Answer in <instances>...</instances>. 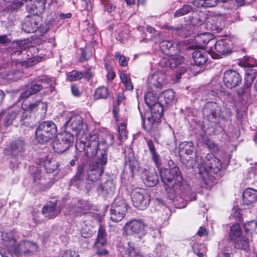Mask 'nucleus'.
I'll use <instances>...</instances> for the list:
<instances>
[{
	"mask_svg": "<svg viewBox=\"0 0 257 257\" xmlns=\"http://www.w3.org/2000/svg\"><path fill=\"white\" fill-rule=\"evenodd\" d=\"M104 170L103 167L97 168L94 170H91L88 174V179L91 181H94L99 179L101 175L103 173Z\"/></svg>",
	"mask_w": 257,
	"mask_h": 257,
	"instance_id": "37998d69",
	"label": "nucleus"
},
{
	"mask_svg": "<svg viewBox=\"0 0 257 257\" xmlns=\"http://www.w3.org/2000/svg\"><path fill=\"white\" fill-rule=\"evenodd\" d=\"M193 4L194 6L198 8H207L209 6L208 0H195Z\"/></svg>",
	"mask_w": 257,
	"mask_h": 257,
	"instance_id": "4d7b16f0",
	"label": "nucleus"
},
{
	"mask_svg": "<svg viewBox=\"0 0 257 257\" xmlns=\"http://www.w3.org/2000/svg\"><path fill=\"white\" fill-rule=\"evenodd\" d=\"M93 74V69L92 67H89L83 73V77L87 79H90L92 77Z\"/></svg>",
	"mask_w": 257,
	"mask_h": 257,
	"instance_id": "0e129e2a",
	"label": "nucleus"
},
{
	"mask_svg": "<svg viewBox=\"0 0 257 257\" xmlns=\"http://www.w3.org/2000/svg\"><path fill=\"white\" fill-rule=\"evenodd\" d=\"M44 168L47 173H51L56 170L58 165L57 163L53 160L47 159L44 163Z\"/></svg>",
	"mask_w": 257,
	"mask_h": 257,
	"instance_id": "4c0bfd02",
	"label": "nucleus"
},
{
	"mask_svg": "<svg viewBox=\"0 0 257 257\" xmlns=\"http://www.w3.org/2000/svg\"><path fill=\"white\" fill-rule=\"evenodd\" d=\"M195 41L198 43L199 48H204L209 43V33H204L198 35L195 38Z\"/></svg>",
	"mask_w": 257,
	"mask_h": 257,
	"instance_id": "7c9ffc66",
	"label": "nucleus"
},
{
	"mask_svg": "<svg viewBox=\"0 0 257 257\" xmlns=\"http://www.w3.org/2000/svg\"><path fill=\"white\" fill-rule=\"evenodd\" d=\"M160 47L163 53L166 56L172 53H178L180 47L175 42L170 41H162L160 44Z\"/></svg>",
	"mask_w": 257,
	"mask_h": 257,
	"instance_id": "dca6fc26",
	"label": "nucleus"
},
{
	"mask_svg": "<svg viewBox=\"0 0 257 257\" xmlns=\"http://www.w3.org/2000/svg\"><path fill=\"white\" fill-rule=\"evenodd\" d=\"M219 151L218 145L214 143H210V152L216 153Z\"/></svg>",
	"mask_w": 257,
	"mask_h": 257,
	"instance_id": "774afa93",
	"label": "nucleus"
},
{
	"mask_svg": "<svg viewBox=\"0 0 257 257\" xmlns=\"http://www.w3.org/2000/svg\"><path fill=\"white\" fill-rule=\"evenodd\" d=\"M83 168L82 166L78 167L77 171L75 177L72 179L71 183L74 184L75 181L81 180L83 179L82 174Z\"/></svg>",
	"mask_w": 257,
	"mask_h": 257,
	"instance_id": "5fc2aeb1",
	"label": "nucleus"
},
{
	"mask_svg": "<svg viewBox=\"0 0 257 257\" xmlns=\"http://www.w3.org/2000/svg\"><path fill=\"white\" fill-rule=\"evenodd\" d=\"M111 208L112 209V211H119L125 214L127 210V204L123 199L117 197L115 199Z\"/></svg>",
	"mask_w": 257,
	"mask_h": 257,
	"instance_id": "5701e85b",
	"label": "nucleus"
},
{
	"mask_svg": "<svg viewBox=\"0 0 257 257\" xmlns=\"http://www.w3.org/2000/svg\"><path fill=\"white\" fill-rule=\"evenodd\" d=\"M39 126L47 133V137L50 136L53 138L57 134V130L56 125L51 121H44L41 123Z\"/></svg>",
	"mask_w": 257,
	"mask_h": 257,
	"instance_id": "b1692460",
	"label": "nucleus"
},
{
	"mask_svg": "<svg viewBox=\"0 0 257 257\" xmlns=\"http://www.w3.org/2000/svg\"><path fill=\"white\" fill-rule=\"evenodd\" d=\"M148 146L151 153L152 158L156 166L158 167L161 164V161L159 156L156 152L155 147L152 141H149L147 142Z\"/></svg>",
	"mask_w": 257,
	"mask_h": 257,
	"instance_id": "72a5a7b5",
	"label": "nucleus"
},
{
	"mask_svg": "<svg viewBox=\"0 0 257 257\" xmlns=\"http://www.w3.org/2000/svg\"><path fill=\"white\" fill-rule=\"evenodd\" d=\"M109 91L108 88L102 86L96 89L95 92L94 97L95 99H104L108 97Z\"/></svg>",
	"mask_w": 257,
	"mask_h": 257,
	"instance_id": "58836bf2",
	"label": "nucleus"
},
{
	"mask_svg": "<svg viewBox=\"0 0 257 257\" xmlns=\"http://www.w3.org/2000/svg\"><path fill=\"white\" fill-rule=\"evenodd\" d=\"M127 251L129 257H151L148 255L143 254L139 250L135 249L133 244L130 242L128 243Z\"/></svg>",
	"mask_w": 257,
	"mask_h": 257,
	"instance_id": "c9c22d12",
	"label": "nucleus"
},
{
	"mask_svg": "<svg viewBox=\"0 0 257 257\" xmlns=\"http://www.w3.org/2000/svg\"><path fill=\"white\" fill-rule=\"evenodd\" d=\"M241 231L238 224H234L230 228L229 236L231 240H234L241 236Z\"/></svg>",
	"mask_w": 257,
	"mask_h": 257,
	"instance_id": "f704fd0d",
	"label": "nucleus"
},
{
	"mask_svg": "<svg viewBox=\"0 0 257 257\" xmlns=\"http://www.w3.org/2000/svg\"><path fill=\"white\" fill-rule=\"evenodd\" d=\"M149 107L151 111L146 113V118L143 119V127L146 131L155 136L157 134L159 123L162 116L163 107L159 102Z\"/></svg>",
	"mask_w": 257,
	"mask_h": 257,
	"instance_id": "7ed1b4c3",
	"label": "nucleus"
},
{
	"mask_svg": "<svg viewBox=\"0 0 257 257\" xmlns=\"http://www.w3.org/2000/svg\"><path fill=\"white\" fill-rule=\"evenodd\" d=\"M145 100L148 106H152V105L157 102V99L154 93L151 91L148 92L145 96Z\"/></svg>",
	"mask_w": 257,
	"mask_h": 257,
	"instance_id": "79ce46f5",
	"label": "nucleus"
},
{
	"mask_svg": "<svg viewBox=\"0 0 257 257\" xmlns=\"http://www.w3.org/2000/svg\"><path fill=\"white\" fill-rule=\"evenodd\" d=\"M46 2V0H14L9 7L15 10L21 7L24 2H27V10L30 13L38 15L44 12Z\"/></svg>",
	"mask_w": 257,
	"mask_h": 257,
	"instance_id": "423d86ee",
	"label": "nucleus"
},
{
	"mask_svg": "<svg viewBox=\"0 0 257 257\" xmlns=\"http://www.w3.org/2000/svg\"><path fill=\"white\" fill-rule=\"evenodd\" d=\"M257 200V190L251 188L245 189L242 194L243 203L250 205Z\"/></svg>",
	"mask_w": 257,
	"mask_h": 257,
	"instance_id": "a211bd4d",
	"label": "nucleus"
},
{
	"mask_svg": "<svg viewBox=\"0 0 257 257\" xmlns=\"http://www.w3.org/2000/svg\"><path fill=\"white\" fill-rule=\"evenodd\" d=\"M68 120L65 123V127L66 130L72 131L75 133L77 140L82 136L87 135V126L86 123L83 121L82 117L76 114H70Z\"/></svg>",
	"mask_w": 257,
	"mask_h": 257,
	"instance_id": "39448f33",
	"label": "nucleus"
},
{
	"mask_svg": "<svg viewBox=\"0 0 257 257\" xmlns=\"http://www.w3.org/2000/svg\"><path fill=\"white\" fill-rule=\"evenodd\" d=\"M150 200V196L145 189L139 188L133 191L132 201L136 208L140 210L146 209L149 206Z\"/></svg>",
	"mask_w": 257,
	"mask_h": 257,
	"instance_id": "0eeeda50",
	"label": "nucleus"
},
{
	"mask_svg": "<svg viewBox=\"0 0 257 257\" xmlns=\"http://www.w3.org/2000/svg\"><path fill=\"white\" fill-rule=\"evenodd\" d=\"M192 57L194 62L197 65H201L205 64L207 60L206 52L204 49H199L194 51Z\"/></svg>",
	"mask_w": 257,
	"mask_h": 257,
	"instance_id": "412c9836",
	"label": "nucleus"
},
{
	"mask_svg": "<svg viewBox=\"0 0 257 257\" xmlns=\"http://www.w3.org/2000/svg\"><path fill=\"white\" fill-rule=\"evenodd\" d=\"M199 177L200 179L202 186L207 188L209 179V171L207 168L203 165L199 167Z\"/></svg>",
	"mask_w": 257,
	"mask_h": 257,
	"instance_id": "bb28decb",
	"label": "nucleus"
},
{
	"mask_svg": "<svg viewBox=\"0 0 257 257\" xmlns=\"http://www.w3.org/2000/svg\"><path fill=\"white\" fill-rule=\"evenodd\" d=\"M110 218L114 222H118L121 221L125 216V214L121 213L119 211H112V209H110Z\"/></svg>",
	"mask_w": 257,
	"mask_h": 257,
	"instance_id": "de8ad7c7",
	"label": "nucleus"
},
{
	"mask_svg": "<svg viewBox=\"0 0 257 257\" xmlns=\"http://www.w3.org/2000/svg\"><path fill=\"white\" fill-rule=\"evenodd\" d=\"M82 10L89 11L91 9V3L90 0H82Z\"/></svg>",
	"mask_w": 257,
	"mask_h": 257,
	"instance_id": "e2e57ef3",
	"label": "nucleus"
},
{
	"mask_svg": "<svg viewBox=\"0 0 257 257\" xmlns=\"http://www.w3.org/2000/svg\"><path fill=\"white\" fill-rule=\"evenodd\" d=\"M108 145L106 144L105 141H102L100 142H98V149L99 150H102V151L105 152L106 150L108 149Z\"/></svg>",
	"mask_w": 257,
	"mask_h": 257,
	"instance_id": "338daca9",
	"label": "nucleus"
},
{
	"mask_svg": "<svg viewBox=\"0 0 257 257\" xmlns=\"http://www.w3.org/2000/svg\"><path fill=\"white\" fill-rule=\"evenodd\" d=\"M232 241H233L235 248L241 249L246 251H247L249 250V246L248 240L245 237L242 236Z\"/></svg>",
	"mask_w": 257,
	"mask_h": 257,
	"instance_id": "c85d7f7f",
	"label": "nucleus"
},
{
	"mask_svg": "<svg viewBox=\"0 0 257 257\" xmlns=\"http://www.w3.org/2000/svg\"><path fill=\"white\" fill-rule=\"evenodd\" d=\"M191 10L192 7L190 5H184L182 8L175 12L174 16L176 17H179L186 15L189 13L191 11Z\"/></svg>",
	"mask_w": 257,
	"mask_h": 257,
	"instance_id": "09e8293b",
	"label": "nucleus"
},
{
	"mask_svg": "<svg viewBox=\"0 0 257 257\" xmlns=\"http://www.w3.org/2000/svg\"><path fill=\"white\" fill-rule=\"evenodd\" d=\"M92 226L89 223L84 222L82 225L81 233L82 237L89 238L93 235Z\"/></svg>",
	"mask_w": 257,
	"mask_h": 257,
	"instance_id": "e433bc0d",
	"label": "nucleus"
},
{
	"mask_svg": "<svg viewBox=\"0 0 257 257\" xmlns=\"http://www.w3.org/2000/svg\"><path fill=\"white\" fill-rule=\"evenodd\" d=\"M47 133L45 132V131L40 128L39 126L36 131V140L41 144H44L48 142L50 139H52V138L49 136L48 137L47 135Z\"/></svg>",
	"mask_w": 257,
	"mask_h": 257,
	"instance_id": "cd10ccee",
	"label": "nucleus"
},
{
	"mask_svg": "<svg viewBox=\"0 0 257 257\" xmlns=\"http://www.w3.org/2000/svg\"><path fill=\"white\" fill-rule=\"evenodd\" d=\"M39 20V18L36 16L28 18L25 19L24 24L23 25V28L25 32L28 33H34L39 29L42 33H46L49 30V27L47 24L40 26Z\"/></svg>",
	"mask_w": 257,
	"mask_h": 257,
	"instance_id": "9b49d317",
	"label": "nucleus"
},
{
	"mask_svg": "<svg viewBox=\"0 0 257 257\" xmlns=\"http://www.w3.org/2000/svg\"><path fill=\"white\" fill-rule=\"evenodd\" d=\"M147 225L140 219H133L127 222L123 228V234L125 235L137 234L144 236L146 233Z\"/></svg>",
	"mask_w": 257,
	"mask_h": 257,
	"instance_id": "1a4fd4ad",
	"label": "nucleus"
},
{
	"mask_svg": "<svg viewBox=\"0 0 257 257\" xmlns=\"http://www.w3.org/2000/svg\"><path fill=\"white\" fill-rule=\"evenodd\" d=\"M223 81L228 88L237 87L242 82V78L238 72L233 70H226L223 74Z\"/></svg>",
	"mask_w": 257,
	"mask_h": 257,
	"instance_id": "f8f14e48",
	"label": "nucleus"
},
{
	"mask_svg": "<svg viewBox=\"0 0 257 257\" xmlns=\"http://www.w3.org/2000/svg\"><path fill=\"white\" fill-rule=\"evenodd\" d=\"M210 107L213 108L214 110L211 111V115L213 117L219 119L220 117H222L221 116V108L216 103L214 102H210Z\"/></svg>",
	"mask_w": 257,
	"mask_h": 257,
	"instance_id": "a18cd8bd",
	"label": "nucleus"
},
{
	"mask_svg": "<svg viewBox=\"0 0 257 257\" xmlns=\"http://www.w3.org/2000/svg\"><path fill=\"white\" fill-rule=\"evenodd\" d=\"M37 107V111H40V112L42 114H45L47 109V104L39 100Z\"/></svg>",
	"mask_w": 257,
	"mask_h": 257,
	"instance_id": "052dcab7",
	"label": "nucleus"
},
{
	"mask_svg": "<svg viewBox=\"0 0 257 257\" xmlns=\"http://www.w3.org/2000/svg\"><path fill=\"white\" fill-rule=\"evenodd\" d=\"M73 141V135L69 132H64L60 134L53 142V149L56 153H63L72 145Z\"/></svg>",
	"mask_w": 257,
	"mask_h": 257,
	"instance_id": "6e6552de",
	"label": "nucleus"
},
{
	"mask_svg": "<svg viewBox=\"0 0 257 257\" xmlns=\"http://www.w3.org/2000/svg\"><path fill=\"white\" fill-rule=\"evenodd\" d=\"M214 36L210 33V42L213 41L214 46L210 47V55L213 59H219L221 54H225L227 51L226 42L223 40H219L215 43Z\"/></svg>",
	"mask_w": 257,
	"mask_h": 257,
	"instance_id": "ddd939ff",
	"label": "nucleus"
},
{
	"mask_svg": "<svg viewBox=\"0 0 257 257\" xmlns=\"http://www.w3.org/2000/svg\"><path fill=\"white\" fill-rule=\"evenodd\" d=\"M105 245H99V247L94 244V247L96 250V252L98 255H107L108 254V251L105 247Z\"/></svg>",
	"mask_w": 257,
	"mask_h": 257,
	"instance_id": "6e6d98bb",
	"label": "nucleus"
},
{
	"mask_svg": "<svg viewBox=\"0 0 257 257\" xmlns=\"http://www.w3.org/2000/svg\"><path fill=\"white\" fill-rule=\"evenodd\" d=\"M119 134V139L120 141H124L127 138V132L126 131V124L121 123L118 128Z\"/></svg>",
	"mask_w": 257,
	"mask_h": 257,
	"instance_id": "8fccbe9b",
	"label": "nucleus"
},
{
	"mask_svg": "<svg viewBox=\"0 0 257 257\" xmlns=\"http://www.w3.org/2000/svg\"><path fill=\"white\" fill-rule=\"evenodd\" d=\"M62 257H79V255L74 250H67L63 253Z\"/></svg>",
	"mask_w": 257,
	"mask_h": 257,
	"instance_id": "680f3d73",
	"label": "nucleus"
},
{
	"mask_svg": "<svg viewBox=\"0 0 257 257\" xmlns=\"http://www.w3.org/2000/svg\"><path fill=\"white\" fill-rule=\"evenodd\" d=\"M67 79L70 81H75L80 80L83 77V73L80 71L73 70L66 73Z\"/></svg>",
	"mask_w": 257,
	"mask_h": 257,
	"instance_id": "a19ab883",
	"label": "nucleus"
},
{
	"mask_svg": "<svg viewBox=\"0 0 257 257\" xmlns=\"http://www.w3.org/2000/svg\"><path fill=\"white\" fill-rule=\"evenodd\" d=\"M41 84L39 83H32L30 85L26 87V90L24 92L21 93L20 95L21 98H26L29 96L35 94L38 91H39L41 89H42L43 86L42 85V83H48V78H44L41 80Z\"/></svg>",
	"mask_w": 257,
	"mask_h": 257,
	"instance_id": "f3484780",
	"label": "nucleus"
},
{
	"mask_svg": "<svg viewBox=\"0 0 257 257\" xmlns=\"http://www.w3.org/2000/svg\"><path fill=\"white\" fill-rule=\"evenodd\" d=\"M90 208V203L85 200H79L72 211L76 215H81L88 212Z\"/></svg>",
	"mask_w": 257,
	"mask_h": 257,
	"instance_id": "6ab92c4d",
	"label": "nucleus"
},
{
	"mask_svg": "<svg viewBox=\"0 0 257 257\" xmlns=\"http://www.w3.org/2000/svg\"><path fill=\"white\" fill-rule=\"evenodd\" d=\"M41 59L42 58L39 57L34 56L28 59V60L24 61L23 62V65H26L28 67L32 66L40 62Z\"/></svg>",
	"mask_w": 257,
	"mask_h": 257,
	"instance_id": "603ef678",
	"label": "nucleus"
},
{
	"mask_svg": "<svg viewBox=\"0 0 257 257\" xmlns=\"http://www.w3.org/2000/svg\"><path fill=\"white\" fill-rule=\"evenodd\" d=\"M39 100L29 102L27 100L23 101L22 104V108L25 111H37V107Z\"/></svg>",
	"mask_w": 257,
	"mask_h": 257,
	"instance_id": "ea45409f",
	"label": "nucleus"
},
{
	"mask_svg": "<svg viewBox=\"0 0 257 257\" xmlns=\"http://www.w3.org/2000/svg\"><path fill=\"white\" fill-rule=\"evenodd\" d=\"M101 2L104 10L107 12L110 13L116 8L115 5L112 0H101Z\"/></svg>",
	"mask_w": 257,
	"mask_h": 257,
	"instance_id": "49530a36",
	"label": "nucleus"
},
{
	"mask_svg": "<svg viewBox=\"0 0 257 257\" xmlns=\"http://www.w3.org/2000/svg\"><path fill=\"white\" fill-rule=\"evenodd\" d=\"M21 75V72L19 71H16L14 73L10 72L8 73L6 75L2 76V78L5 79L9 80H17Z\"/></svg>",
	"mask_w": 257,
	"mask_h": 257,
	"instance_id": "3c124183",
	"label": "nucleus"
},
{
	"mask_svg": "<svg viewBox=\"0 0 257 257\" xmlns=\"http://www.w3.org/2000/svg\"><path fill=\"white\" fill-rule=\"evenodd\" d=\"M20 114L19 111L12 110L9 112L4 119V124L5 126L11 125L13 121L16 119Z\"/></svg>",
	"mask_w": 257,
	"mask_h": 257,
	"instance_id": "473e14b6",
	"label": "nucleus"
},
{
	"mask_svg": "<svg viewBox=\"0 0 257 257\" xmlns=\"http://www.w3.org/2000/svg\"><path fill=\"white\" fill-rule=\"evenodd\" d=\"M178 53H174L167 55V57L163 59L161 63H163L166 67H168L172 69L177 67L183 61V57L178 55Z\"/></svg>",
	"mask_w": 257,
	"mask_h": 257,
	"instance_id": "2eb2a0df",
	"label": "nucleus"
},
{
	"mask_svg": "<svg viewBox=\"0 0 257 257\" xmlns=\"http://www.w3.org/2000/svg\"><path fill=\"white\" fill-rule=\"evenodd\" d=\"M42 213L48 218L55 217L59 213L60 210L56 207V203L50 202L43 207Z\"/></svg>",
	"mask_w": 257,
	"mask_h": 257,
	"instance_id": "aec40b11",
	"label": "nucleus"
},
{
	"mask_svg": "<svg viewBox=\"0 0 257 257\" xmlns=\"http://www.w3.org/2000/svg\"><path fill=\"white\" fill-rule=\"evenodd\" d=\"M106 232L105 229L102 224H100L97 237L94 244H96V246L99 247V245H106Z\"/></svg>",
	"mask_w": 257,
	"mask_h": 257,
	"instance_id": "393cba45",
	"label": "nucleus"
},
{
	"mask_svg": "<svg viewBox=\"0 0 257 257\" xmlns=\"http://www.w3.org/2000/svg\"><path fill=\"white\" fill-rule=\"evenodd\" d=\"M106 69L107 71V79L109 81L112 80L115 77V74L114 72L111 70V68H109L106 65H105Z\"/></svg>",
	"mask_w": 257,
	"mask_h": 257,
	"instance_id": "69168bd1",
	"label": "nucleus"
},
{
	"mask_svg": "<svg viewBox=\"0 0 257 257\" xmlns=\"http://www.w3.org/2000/svg\"><path fill=\"white\" fill-rule=\"evenodd\" d=\"M146 177L144 179V183L149 187L155 186L158 182V177L155 171L145 173Z\"/></svg>",
	"mask_w": 257,
	"mask_h": 257,
	"instance_id": "a878e982",
	"label": "nucleus"
},
{
	"mask_svg": "<svg viewBox=\"0 0 257 257\" xmlns=\"http://www.w3.org/2000/svg\"><path fill=\"white\" fill-rule=\"evenodd\" d=\"M222 168L221 163L219 159L213 155L210 157V173L212 172L214 174L220 170Z\"/></svg>",
	"mask_w": 257,
	"mask_h": 257,
	"instance_id": "c756f323",
	"label": "nucleus"
},
{
	"mask_svg": "<svg viewBox=\"0 0 257 257\" xmlns=\"http://www.w3.org/2000/svg\"><path fill=\"white\" fill-rule=\"evenodd\" d=\"M160 174L166 190H170L168 193L175 192L182 186L183 178L178 168H161Z\"/></svg>",
	"mask_w": 257,
	"mask_h": 257,
	"instance_id": "f03ea898",
	"label": "nucleus"
},
{
	"mask_svg": "<svg viewBox=\"0 0 257 257\" xmlns=\"http://www.w3.org/2000/svg\"><path fill=\"white\" fill-rule=\"evenodd\" d=\"M76 148L79 152H85L87 157L95 156L98 150V137L96 134L81 136L76 143Z\"/></svg>",
	"mask_w": 257,
	"mask_h": 257,
	"instance_id": "20e7f679",
	"label": "nucleus"
},
{
	"mask_svg": "<svg viewBox=\"0 0 257 257\" xmlns=\"http://www.w3.org/2000/svg\"><path fill=\"white\" fill-rule=\"evenodd\" d=\"M15 236L13 231L2 233L0 253L2 257H21L27 253L37 250L38 245L29 241H24L17 245Z\"/></svg>",
	"mask_w": 257,
	"mask_h": 257,
	"instance_id": "f257e3e1",
	"label": "nucleus"
},
{
	"mask_svg": "<svg viewBox=\"0 0 257 257\" xmlns=\"http://www.w3.org/2000/svg\"><path fill=\"white\" fill-rule=\"evenodd\" d=\"M115 57L118 61L119 64L121 66H125L127 65L128 59L126 58L124 56L121 55L119 52H116Z\"/></svg>",
	"mask_w": 257,
	"mask_h": 257,
	"instance_id": "864d4df0",
	"label": "nucleus"
},
{
	"mask_svg": "<svg viewBox=\"0 0 257 257\" xmlns=\"http://www.w3.org/2000/svg\"><path fill=\"white\" fill-rule=\"evenodd\" d=\"M190 243H191L194 251L197 253V254L199 256L201 257L204 255V253L203 252L200 251V250H201V247H202L201 245H199L200 247H198V244L193 242V239H192L191 240V242H190Z\"/></svg>",
	"mask_w": 257,
	"mask_h": 257,
	"instance_id": "13d9d810",
	"label": "nucleus"
},
{
	"mask_svg": "<svg viewBox=\"0 0 257 257\" xmlns=\"http://www.w3.org/2000/svg\"><path fill=\"white\" fill-rule=\"evenodd\" d=\"M126 165L128 166L131 172L133 174L138 166V162L135 159L130 160L128 162L126 163Z\"/></svg>",
	"mask_w": 257,
	"mask_h": 257,
	"instance_id": "bf43d9fd",
	"label": "nucleus"
},
{
	"mask_svg": "<svg viewBox=\"0 0 257 257\" xmlns=\"http://www.w3.org/2000/svg\"><path fill=\"white\" fill-rule=\"evenodd\" d=\"M179 149L184 150L185 154L187 155L191 154L194 151L193 144L191 142L182 143L180 145Z\"/></svg>",
	"mask_w": 257,
	"mask_h": 257,
	"instance_id": "c03bdc74",
	"label": "nucleus"
},
{
	"mask_svg": "<svg viewBox=\"0 0 257 257\" xmlns=\"http://www.w3.org/2000/svg\"><path fill=\"white\" fill-rule=\"evenodd\" d=\"M239 64L240 66L246 68L244 85L240 91L237 92L238 94L241 95L245 92V89L251 86L254 79L256 77L257 70L254 69V66L250 64L248 61H241Z\"/></svg>",
	"mask_w": 257,
	"mask_h": 257,
	"instance_id": "9d476101",
	"label": "nucleus"
},
{
	"mask_svg": "<svg viewBox=\"0 0 257 257\" xmlns=\"http://www.w3.org/2000/svg\"><path fill=\"white\" fill-rule=\"evenodd\" d=\"M158 99L167 105L172 104L175 101V93L172 89H168L159 96Z\"/></svg>",
	"mask_w": 257,
	"mask_h": 257,
	"instance_id": "4be33fe9",
	"label": "nucleus"
},
{
	"mask_svg": "<svg viewBox=\"0 0 257 257\" xmlns=\"http://www.w3.org/2000/svg\"><path fill=\"white\" fill-rule=\"evenodd\" d=\"M166 74L162 71H157L148 78V82L151 87L161 88L166 83Z\"/></svg>",
	"mask_w": 257,
	"mask_h": 257,
	"instance_id": "4468645a",
	"label": "nucleus"
},
{
	"mask_svg": "<svg viewBox=\"0 0 257 257\" xmlns=\"http://www.w3.org/2000/svg\"><path fill=\"white\" fill-rule=\"evenodd\" d=\"M25 143L22 140H18L11 144L12 155H16L24 150Z\"/></svg>",
	"mask_w": 257,
	"mask_h": 257,
	"instance_id": "2f4dec72",
	"label": "nucleus"
}]
</instances>
